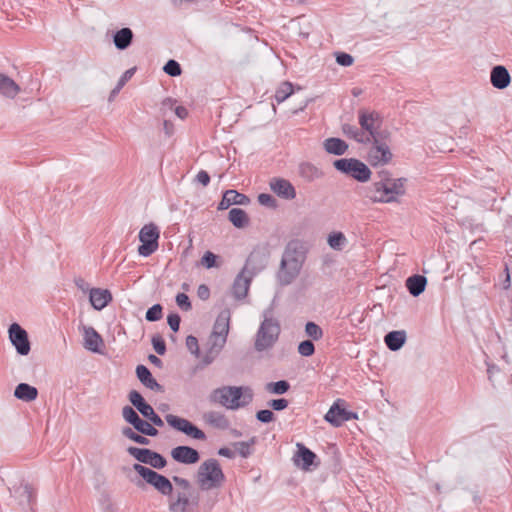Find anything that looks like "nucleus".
Segmentation results:
<instances>
[{"label":"nucleus","instance_id":"39","mask_svg":"<svg viewBox=\"0 0 512 512\" xmlns=\"http://www.w3.org/2000/svg\"><path fill=\"white\" fill-rule=\"evenodd\" d=\"M330 248L336 251H341L347 244V239L342 232H332L327 238Z\"/></svg>","mask_w":512,"mask_h":512},{"label":"nucleus","instance_id":"23","mask_svg":"<svg viewBox=\"0 0 512 512\" xmlns=\"http://www.w3.org/2000/svg\"><path fill=\"white\" fill-rule=\"evenodd\" d=\"M89 300L95 310H102L112 302V293L108 289L91 288Z\"/></svg>","mask_w":512,"mask_h":512},{"label":"nucleus","instance_id":"62","mask_svg":"<svg viewBox=\"0 0 512 512\" xmlns=\"http://www.w3.org/2000/svg\"><path fill=\"white\" fill-rule=\"evenodd\" d=\"M268 406L271 407L272 410L282 411L286 409L289 405V402L285 398L272 399L268 401Z\"/></svg>","mask_w":512,"mask_h":512},{"label":"nucleus","instance_id":"26","mask_svg":"<svg viewBox=\"0 0 512 512\" xmlns=\"http://www.w3.org/2000/svg\"><path fill=\"white\" fill-rule=\"evenodd\" d=\"M511 81L510 74L506 67L502 65L494 66L490 72V82L494 88L505 89Z\"/></svg>","mask_w":512,"mask_h":512},{"label":"nucleus","instance_id":"51","mask_svg":"<svg viewBox=\"0 0 512 512\" xmlns=\"http://www.w3.org/2000/svg\"><path fill=\"white\" fill-rule=\"evenodd\" d=\"M163 316V307L161 304H154L146 311L145 318L149 322H156Z\"/></svg>","mask_w":512,"mask_h":512},{"label":"nucleus","instance_id":"24","mask_svg":"<svg viewBox=\"0 0 512 512\" xmlns=\"http://www.w3.org/2000/svg\"><path fill=\"white\" fill-rule=\"evenodd\" d=\"M381 123L382 119L378 112H368L365 110L359 111V124L362 130L368 132V136H370L376 127L381 125Z\"/></svg>","mask_w":512,"mask_h":512},{"label":"nucleus","instance_id":"64","mask_svg":"<svg viewBox=\"0 0 512 512\" xmlns=\"http://www.w3.org/2000/svg\"><path fill=\"white\" fill-rule=\"evenodd\" d=\"M172 481L177 486H179L182 489V491L193 492L192 485L187 479L179 477V476H173Z\"/></svg>","mask_w":512,"mask_h":512},{"label":"nucleus","instance_id":"30","mask_svg":"<svg viewBox=\"0 0 512 512\" xmlns=\"http://www.w3.org/2000/svg\"><path fill=\"white\" fill-rule=\"evenodd\" d=\"M384 342L391 351H398L406 342V332L404 330L390 331L385 335Z\"/></svg>","mask_w":512,"mask_h":512},{"label":"nucleus","instance_id":"16","mask_svg":"<svg viewBox=\"0 0 512 512\" xmlns=\"http://www.w3.org/2000/svg\"><path fill=\"white\" fill-rule=\"evenodd\" d=\"M342 400L338 399L325 414L324 419L334 427L341 426L344 422L357 419V413L348 411L340 406Z\"/></svg>","mask_w":512,"mask_h":512},{"label":"nucleus","instance_id":"27","mask_svg":"<svg viewBox=\"0 0 512 512\" xmlns=\"http://www.w3.org/2000/svg\"><path fill=\"white\" fill-rule=\"evenodd\" d=\"M84 347L94 353H100V346L103 345L101 335L91 326H84Z\"/></svg>","mask_w":512,"mask_h":512},{"label":"nucleus","instance_id":"13","mask_svg":"<svg viewBox=\"0 0 512 512\" xmlns=\"http://www.w3.org/2000/svg\"><path fill=\"white\" fill-rule=\"evenodd\" d=\"M9 340L17 353L26 356L31 350V343L27 331L18 323H12L8 329Z\"/></svg>","mask_w":512,"mask_h":512},{"label":"nucleus","instance_id":"28","mask_svg":"<svg viewBox=\"0 0 512 512\" xmlns=\"http://www.w3.org/2000/svg\"><path fill=\"white\" fill-rule=\"evenodd\" d=\"M405 285L413 297H418L425 291L427 278L424 275L414 274L406 279Z\"/></svg>","mask_w":512,"mask_h":512},{"label":"nucleus","instance_id":"15","mask_svg":"<svg viewBox=\"0 0 512 512\" xmlns=\"http://www.w3.org/2000/svg\"><path fill=\"white\" fill-rule=\"evenodd\" d=\"M297 452L294 455V463L304 471H310L320 465L317 455L302 443H297Z\"/></svg>","mask_w":512,"mask_h":512},{"label":"nucleus","instance_id":"48","mask_svg":"<svg viewBox=\"0 0 512 512\" xmlns=\"http://www.w3.org/2000/svg\"><path fill=\"white\" fill-rule=\"evenodd\" d=\"M134 429L144 436L156 437L159 434V431L155 428V425L144 419H142Z\"/></svg>","mask_w":512,"mask_h":512},{"label":"nucleus","instance_id":"46","mask_svg":"<svg viewBox=\"0 0 512 512\" xmlns=\"http://www.w3.org/2000/svg\"><path fill=\"white\" fill-rule=\"evenodd\" d=\"M300 174L303 178L312 181L321 176V172L318 168L310 163H302L299 167Z\"/></svg>","mask_w":512,"mask_h":512},{"label":"nucleus","instance_id":"35","mask_svg":"<svg viewBox=\"0 0 512 512\" xmlns=\"http://www.w3.org/2000/svg\"><path fill=\"white\" fill-rule=\"evenodd\" d=\"M209 343L210 347L205 352L201 360V368L210 365L224 347V340L219 342L209 341Z\"/></svg>","mask_w":512,"mask_h":512},{"label":"nucleus","instance_id":"40","mask_svg":"<svg viewBox=\"0 0 512 512\" xmlns=\"http://www.w3.org/2000/svg\"><path fill=\"white\" fill-rule=\"evenodd\" d=\"M121 433L127 439L141 445H149L150 440L144 435L137 432L134 428L131 427H123Z\"/></svg>","mask_w":512,"mask_h":512},{"label":"nucleus","instance_id":"32","mask_svg":"<svg viewBox=\"0 0 512 512\" xmlns=\"http://www.w3.org/2000/svg\"><path fill=\"white\" fill-rule=\"evenodd\" d=\"M19 92V85L9 76L0 73V93L8 98H14Z\"/></svg>","mask_w":512,"mask_h":512},{"label":"nucleus","instance_id":"5","mask_svg":"<svg viewBox=\"0 0 512 512\" xmlns=\"http://www.w3.org/2000/svg\"><path fill=\"white\" fill-rule=\"evenodd\" d=\"M268 314L269 311L264 312V320L261 322L256 334L254 347L258 352L273 347L281 332L279 322L271 316H268Z\"/></svg>","mask_w":512,"mask_h":512},{"label":"nucleus","instance_id":"52","mask_svg":"<svg viewBox=\"0 0 512 512\" xmlns=\"http://www.w3.org/2000/svg\"><path fill=\"white\" fill-rule=\"evenodd\" d=\"M163 70L166 74L172 77L180 76L182 73L180 64L174 59L168 60L164 65Z\"/></svg>","mask_w":512,"mask_h":512},{"label":"nucleus","instance_id":"37","mask_svg":"<svg viewBox=\"0 0 512 512\" xmlns=\"http://www.w3.org/2000/svg\"><path fill=\"white\" fill-rule=\"evenodd\" d=\"M370 142L372 145H388L391 138V132L386 128H381V125L377 126L370 136Z\"/></svg>","mask_w":512,"mask_h":512},{"label":"nucleus","instance_id":"29","mask_svg":"<svg viewBox=\"0 0 512 512\" xmlns=\"http://www.w3.org/2000/svg\"><path fill=\"white\" fill-rule=\"evenodd\" d=\"M134 33L129 27H123L113 34V43L118 50H126L131 46Z\"/></svg>","mask_w":512,"mask_h":512},{"label":"nucleus","instance_id":"44","mask_svg":"<svg viewBox=\"0 0 512 512\" xmlns=\"http://www.w3.org/2000/svg\"><path fill=\"white\" fill-rule=\"evenodd\" d=\"M136 71V68H130L126 70L123 75L118 80L117 85L112 89L109 95V101H112L114 97L121 91V89L124 87V85L132 78Z\"/></svg>","mask_w":512,"mask_h":512},{"label":"nucleus","instance_id":"8","mask_svg":"<svg viewBox=\"0 0 512 512\" xmlns=\"http://www.w3.org/2000/svg\"><path fill=\"white\" fill-rule=\"evenodd\" d=\"M138 237L141 242V245L138 247V253L140 256L148 257L158 249L160 231L154 223L144 225L141 228Z\"/></svg>","mask_w":512,"mask_h":512},{"label":"nucleus","instance_id":"2","mask_svg":"<svg viewBox=\"0 0 512 512\" xmlns=\"http://www.w3.org/2000/svg\"><path fill=\"white\" fill-rule=\"evenodd\" d=\"M209 400L227 409L237 410L253 400V391L248 386H222L211 392Z\"/></svg>","mask_w":512,"mask_h":512},{"label":"nucleus","instance_id":"53","mask_svg":"<svg viewBox=\"0 0 512 512\" xmlns=\"http://www.w3.org/2000/svg\"><path fill=\"white\" fill-rule=\"evenodd\" d=\"M306 334L311 337L313 340H319L323 336V331L321 327L314 322H307L305 325Z\"/></svg>","mask_w":512,"mask_h":512},{"label":"nucleus","instance_id":"4","mask_svg":"<svg viewBox=\"0 0 512 512\" xmlns=\"http://www.w3.org/2000/svg\"><path fill=\"white\" fill-rule=\"evenodd\" d=\"M196 480L201 490L220 487L225 481V475L217 459L210 458L200 464Z\"/></svg>","mask_w":512,"mask_h":512},{"label":"nucleus","instance_id":"59","mask_svg":"<svg viewBox=\"0 0 512 512\" xmlns=\"http://www.w3.org/2000/svg\"><path fill=\"white\" fill-rule=\"evenodd\" d=\"M256 419L261 423H270L275 420L274 413L269 409H262L256 412Z\"/></svg>","mask_w":512,"mask_h":512},{"label":"nucleus","instance_id":"38","mask_svg":"<svg viewBox=\"0 0 512 512\" xmlns=\"http://www.w3.org/2000/svg\"><path fill=\"white\" fill-rule=\"evenodd\" d=\"M343 133L359 143H368L370 138H363L364 133L354 125L345 123L342 125Z\"/></svg>","mask_w":512,"mask_h":512},{"label":"nucleus","instance_id":"45","mask_svg":"<svg viewBox=\"0 0 512 512\" xmlns=\"http://www.w3.org/2000/svg\"><path fill=\"white\" fill-rule=\"evenodd\" d=\"M293 91L294 89L292 83L288 81L282 82L281 85L277 88L274 98L277 103H282L293 94Z\"/></svg>","mask_w":512,"mask_h":512},{"label":"nucleus","instance_id":"9","mask_svg":"<svg viewBox=\"0 0 512 512\" xmlns=\"http://www.w3.org/2000/svg\"><path fill=\"white\" fill-rule=\"evenodd\" d=\"M127 452L138 462L150 465L155 469H163L167 465V460L162 454L148 448L130 446L127 448Z\"/></svg>","mask_w":512,"mask_h":512},{"label":"nucleus","instance_id":"7","mask_svg":"<svg viewBox=\"0 0 512 512\" xmlns=\"http://www.w3.org/2000/svg\"><path fill=\"white\" fill-rule=\"evenodd\" d=\"M334 168L357 180L358 182H367L371 177V170L362 161L356 158H341L333 162Z\"/></svg>","mask_w":512,"mask_h":512},{"label":"nucleus","instance_id":"18","mask_svg":"<svg viewBox=\"0 0 512 512\" xmlns=\"http://www.w3.org/2000/svg\"><path fill=\"white\" fill-rule=\"evenodd\" d=\"M170 455L174 461L185 465L196 464L200 460L199 451L186 445H179L174 447L171 450Z\"/></svg>","mask_w":512,"mask_h":512},{"label":"nucleus","instance_id":"56","mask_svg":"<svg viewBox=\"0 0 512 512\" xmlns=\"http://www.w3.org/2000/svg\"><path fill=\"white\" fill-rule=\"evenodd\" d=\"M217 259L218 256L216 254L211 251H206L201 258V264L208 269L217 267Z\"/></svg>","mask_w":512,"mask_h":512},{"label":"nucleus","instance_id":"17","mask_svg":"<svg viewBox=\"0 0 512 512\" xmlns=\"http://www.w3.org/2000/svg\"><path fill=\"white\" fill-rule=\"evenodd\" d=\"M230 318L231 312L228 308L223 309L218 314L209 341L219 342L224 340V344L226 343L230 327Z\"/></svg>","mask_w":512,"mask_h":512},{"label":"nucleus","instance_id":"12","mask_svg":"<svg viewBox=\"0 0 512 512\" xmlns=\"http://www.w3.org/2000/svg\"><path fill=\"white\" fill-rule=\"evenodd\" d=\"M165 420L173 429L195 440H206V434L188 419L173 414H167Z\"/></svg>","mask_w":512,"mask_h":512},{"label":"nucleus","instance_id":"57","mask_svg":"<svg viewBox=\"0 0 512 512\" xmlns=\"http://www.w3.org/2000/svg\"><path fill=\"white\" fill-rule=\"evenodd\" d=\"M176 304L179 306V308L183 311H190L192 309L191 301L189 299V296L185 293H178L176 295Z\"/></svg>","mask_w":512,"mask_h":512},{"label":"nucleus","instance_id":"61","mask_svg":"<svg viewBox=\"0 0 512 512\" xmlns=\"http://www.w3.org/2000/svg\"><path fill=\"white\" fill-rule=\"evenodd\" d=\"M186 346H187V349L192 354H194L196 357H199L200 350H199V345H198V339L195 336H193V335L187 336Z\"/></svg>","mask_w":512,"mask_h":512},{"label":"nucleus","instance_id":"20","mask_svg":"<svg viewBox=\"0 0 512 512\" xmlns=\"http://www.w3.org/2000/svg\"><path fill=\"white\" fill-rule=\"evenodd\" d=\"M270 189L279 197L292 200L296 197V190L290 181L284 178H272Z\"/></svg>","mask_w":512,"mask_h":512},{"label":"nucleus","instance_id":"34","mask_svg":"<svg viewBox=\"0 0 512 512\" xmlns=\"http://www.w3.org/2000/svg\"><path fill=\"white\" fill-rule=\"evenodd\" d=\"M324 148L329 154L340 156L348 150V144L340 138L331 137L324 141Z\"/></svg>","mask_w":512,"mask_h":512},{"label":"nucleus","instance_id":"1","mask_svg":"<svg viewBox=\"0 0 512 512\" xmlns=\"http://www.w3.org/2000/svg\"><path fill=\"white\" fill-rule=\"evenodd\" d=\"M300 248L297 241H291L286 246L277 272V280L281 286L290 285L300 274L306 258Z\"/></svg>","mask_w":512,"mask_h":512},{"label":"nucleus","instance_id":"47","mask_svg":"<svg viewBox=\"0 0 512 512\" xmlns=\"http://www.w3.org/2000/svg\"><path fill=\"white\" fill-rule=\"evenodd\" d=\"M266 390L272 394L282 395L290 389V384L286 380H279L266 384Z\"/></svg>","mask_w":512,"mask_h":512},{"label":"nucleus","instance_id":"6","mask_svg":"<svg viewBox=\"0 0 512 512\" xmlns=\"http://www.w3.org/2000/svg\"><path fill=\"white\" fill-rule=\"evenodd\" d=\"M133 470L140 475L145 483L151 485L160 494L164 496H171L174 489L172 482L166 476L140 463H135L133 465Z\"/></svg>","mask_w":512,"mask_h":512},{"label":"nucleus","instance_id":"22","mask_svg":"<svg viewBox=\"0 0 512 512\" xmlns=\"http://www.w3.org/2000/svg\"><path fill=\"white\" fill-rule=\"evenodd\" d=\"M252 278L242 270L236 276L232 285V294L236 300H242L247 296Z\"/></svg>","mask_w":512,"mask_h":512},{"label":"nucleus","instance_id":"10","mask_svg":"<svg viewBox=\"0 0 512 512\" xmlns=\"http://www.w3.org/2000/svg\"><path fill=\"white\" fill-rule=\"evenodd\" d=\"M11 496L17 501L23 511H32L36 502V493L33 487L25 481L19 485H14L9 489Z\"/></svg>","mask_w":512,"mask_h":512},{"label":"nucleus","instance_id":"50","mask_svg":"<svg viewBox=\"0 0 512 512\" xmlns=\"http://www.w3.org/2000/svg\"><path fill=\"white\" fill-rule=\"evenodd\" d=\"M128 399L138 412H140L148 404L144 397L137 390H131L128 394Z\"/></svg>","mask_w":512,"mask_h":512},{"label":"nucleus","instance_id":"3","mask_svg":"<svg viewBox=\"0 0 512 512\" xmlns=\"http://www.w3.org/2000/svg\"><path fill=\"white\" fill-rule=\"evenodd\" d=\"M407 178L400 177L393 182H373L367 188L366 196L374 203L398 202V197L406 194Z\"/></svg>","mask_w":512,"mask_h":512},{"label":"nucleus","instance_id":"21","mask_svg":"<svg viewBox=\"0 0 512 512\" xmlns=\"http://www.w3.org/2000/svg\"><path fill=\"white\" fill-rule=\"evenodd\" d=\"M250 203V198L236 190H226L221 201L218 204V210H226L231 205L246 206Z\"/></svg>","mask_w":512,"mask_h":512},{"label":"nucleus","instance_id":"49","mask_svg":"<svg viewBox=\"0 0 512 512\" xmlns=\"http://www.w3.org/2000/svg\"><path fill=\"white\" fill-rule=\"evenodd\" d=\"M256 443V437H252L249 441L235 442L233 446L239 455L243 458H247L252 454L251 446Z\"/></svg>","mask_w":512,"mask_h":512},{"label":"nucleus","instance_id":"11","mask_svg":"<svg viewBox=\"0 0 512 512\" xmlns=\"http://www.w3.org/2000/svg\"><path fill=\"white\" fill-rule=\"evenodd\" d=\"M199 504V497L193 492L177 491L169 496L170 512H193Z\"/></svg>","mask_w":512,"mask_h":512},{"label":"nucleus","instance_id":"63","mask_svg":"<svg viewBox=\"0 0 512 512\" xmlns=\"http://www.w3.org/2000/svg\"><path fill=\"white\" fill-rule=\"evenodd\" d=\"M167 323L173 332H178L181 323V317L177 313H170L167 316Z\"/></svg>","mask_w":512,"mask_h":512},{"label":"nucleus","instance_id":"41","mask_svg":"<svg viewBox=\"0 0 512 512\" xmlns=\"http://www.w3.org/2000/svg\"><path fill=\"white\" fill-rule=\"evenodd\" d=\"M139 413L146 419V421L151 422L153 425L157 427L164 426L163 420L149 403Z\"/></svg>","mask_w":512,"mask_h":512},{"label":"nucleus","instance_id":"36","mask_svg":"<svg viewBox=\"0 0 512 512\" xmlns=\"http://www.w3.org/2000/svg\"><path fill=\"white\" fill-rule=\"evenodd\" d=\"M229 221L236 228H245L249 224V217L247 213L241 208H232L228 213Z\"/></svg>","mask_w":512,"mask_h":512},{"label":"nucleus","instance_id":"60","mask_svg":"<svg viewBox=\"0 0 512 512\" xmlns=\"http://www.w3.org/2000/svg\"><path fill=\"white\" fill-rule=\"evenodd\" d=\"M258 202L266 207L269 208H276L277 207V201L276 199L268 194V193H261L258 195Z\"/></svg>","mask_w":512,"mask_h":512},{"label":"nucleus","instance_id":"19","mask_svg":"<svg viewBox=\"0 0 512 512\" xmlns=\"http://www.w3.org/2000/svg\"><path fill=\"white\" fill-rule=\"evenodd\" d=\"M389 145H372L368 152L367 160L373 167L388 164L392 159Z\"/></svg>","mask_w":512,"mask_h":512},{"label":"nucleus","instance_id":"58","mask_svg":"<svg viewBox=\"0 0 512 512\" xmlns=\"http://www.w3.org/2000/svg\"><path fill=\"white\" fill-rule=\"evenodd\" d=\"M151 342L157 354L164 355L166 353V343L160 335L153 336Z\"/></svg>","mask_w":512,"mask_h":512},{"label":"nucleus","instance_id":"43","mask_svg":"<svg viewBox=\"0 0 512 512\" xmlns=\"http://www.w3.org/2000/svg\"><path fill=\"white\" fill-rule=\"evenodd\" d=\"M122 416L123 419L132 426V428H135L142 420L138 414V411L129 405H126L122 408Z\"/></svg>","mask_w":512,"mask_h":512},{"label":"nucleus","instance_id":"33","mask_svg":"<svg viewBox=\"0 0 512 512\" xmlns=\"http://www.w3.org/2000/svg\"><path fill=\"white\" fill-rule=\"evenodd\" d=\"M205 421L214 428L217 429H228L230 426V421L228 418L221 412L218 411H209L204 414Z\"/></svg>","mask_w":512,"mask_h":512},{"label":"nucleus","instance_id":"42","mask_svg":"<svg viewBox=\"0 0 512 512\" xmlns=\"http://www.w3.org/2000/svg\"><path fill=\"white\" fill-rule=\"evenodd\" d=\"M122 416L123 419L132 426V428H135L142 420L138 414V411L129 405H126L122 408Z\"/></svg>","mask_w":512,"mask_h":512},{"label":"nucleus","instance_id":"31","mask_svg":"<svg viewBox=\"0 0 512 512\" xmlns=\"http://www.w3.org/2000/svg\"><path fill=\"white\" fill-rule=\"evenodd\" d=\"M14 396L24 402H31L38 397V390L36 387L27 383H19L15 387Z\"/></svg>","mask_w":512,"mask_h":512},{"label":"nucleus","instance_id":"54","mask_svg":"<svg viewBox=\"0 0 512 512\" xmlns=\"http://www.w3.org/2000/svg\"><path fill=\"white\" fill-rule=\"evenodd\" d=\"M315 352L314 343L311 340H304L298 345V353L302 356L309 357Z\"/></svg>","mask_w":512,"mask_h":512},{"label":"nucleus","instance_id":"55","mask_svg":"<svg viewBox=\"0 0 512 512\" xmlns=\"http://www.w3.org/2000/svg\"><path fill=\"white\" fill-rule=\"evenodd\" d=\"M335 59L338 65L343 67H349L353 64L354 58L352 55L346 52L337 51L334 53Z\"/></svg>","mask_w":512,"mask_h":512},{"label":"nucleus","instance_id":"14","mask_svg":"<svg viewBox=\"0 0 512 512\" xmlns=\"http://www.w3.org/2000/svg\"><path fill=\"white\" fill-rule=\"evenodd\" d=\"M268 259L269 253L266 249L256 248L249 254L242 271L254 277L267 266Z\"/></svg>","mask_w":512,"mask_h":512},{"label":"nucleus","instance_id":"25","mask_svg":"<svg viewBox=\"0 0 512 512\" xmlns=\"http://www.w3.org/2000/svg\"><path fill=\"white\" fill-rule=\"evenodd\" d=\"M136 375L146 388L160 393L164 392V387L157 382L145 365L140 364L136 367Z\"/></svg>","mask_w":512,"mask_h":512}]
</instances>
